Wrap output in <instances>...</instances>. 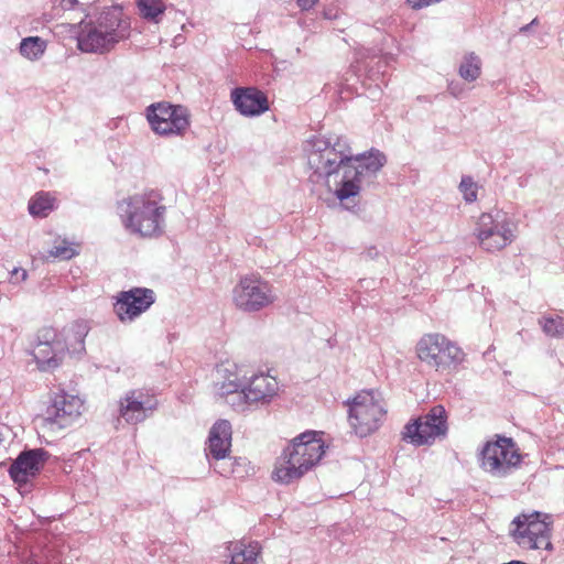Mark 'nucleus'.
Returning <instances> with one entry per match:
<instances>
[{"mask_svg":"<svg viewBox=\"0 0 564 564\" xmlns=\"http://www.w3.org/2000/svg\"><path fill=\"white\" fill-rule=\"evenodd\" d=\"M278 392V381L268 375H253L250 378L224 382L219 394L237 411H245L248 405L269 402Z\"/></svg>","mask_w":564,"mask_h":564,"instance_id":"obj_6","label":"nucleus"},{"mask_svg":"<svg viewBox=\"0 0 564 564\" xmlns=\"http://www.w3.org/2000/svg\"><path fill=\"white\" fill-rule=\"evenodd\" d=\"M307 164L312 170L310 181L318 182L345 172L355 155L351 152L348 140L345 137H313L306 143Z\"/></svg>","mask_w":564,"mask_h":564,"instance_id":"obj_4","label":"nucleus"},{"mask_svg":"<svg viewBox=\"0 0 564 564\" xmlns=\"http://www.w3.org/2000/svg\"><path fill=\"white\" fill-rule=\"evenodd\" d=\"M174 116H172V118H166L169 135H183L186 130H176L174 127Z\"/></svg>","mask_w":564,"mask_h":564,"instance_id":"obj_35","label":"nucleus"},{"mask_svg":"<svg viewBox=\"0 0 564 564\" xmlns=\"http://www.w3.org/2000/svg\"><path fill=\"white\" fill-rule=\"evenodd\" d=\"M90 330L89 323L85 319H78L64 328V337L61 338L67 345L66 351L73 355H80L85 351V338Z\"/></svg>","mask_w":564,"mask_h":564,"instance_id":"obj_22","label":"nucleus"},{"mask_svg":"<svg viewBox=\"0 0 564 564\" xmlns=\"http://www.w3.org/2000/svg\"><path fill=\"white\" fill-rule=\"evenodd\" d=\"M510 534L525 550H549L551 543L550 517L540 512L522 513L511 522Z\"/></svg>","mask_w":564,"mask_h":564,"instance_id":"obj_9","label":"nucleus"},{"mask_svg":"<svg viewBox=\"0 0 564 564\" xmlns=\"http://www.w3.org/2000/svg\"><path fill=\"white\" fill-rule=\"evenodd\" d=\"M123 228L139 238H158L165 229L166 206L158 189H144L117 203Z\"/></svg>","mask_w":564,"mask_h":564,"instance_id":"obj_2","label":"nucleus"},{"mask_svg":"<svg viewBox=\"0 0 564 564\" xmlns=\"http://www.w3.org/2000/svg\"><path fill=\"white\" fill-rule=\"evenodd\" d=\"M1 447H4V446H3V437H2V433L0 432V448H1Z\"/></svg>","mask_w":564,"mask_h":564,"instance_id":"obj_39","label":"nucleus"},{"mask_svg":"<svg viewBox=\"0 0 564 564\" xmlns=\"http://www.w3.org/2000/svg\"><path fill=\"white\" fill-rule=\"evenodd\" d=\"M538 24H539V19L534 18L529 24L521 26L519 31H520V33H528L531 30V28H533Z\"/></svg>","mask_w":564,"mask_h":564,"instance_id":"obj_38","label":"nucleus"},{"mask_svg":"<svg viewBox=\"0 0 564 564\" xmlns=\"http://www.w3.org/2000/svg\"><path fill=\"white\" fill-rule=\"evenodd\" d=\"M539 325L546 336L561 338L564 336V321L562 317H546L539 319Z\"/></svg>","mask_w":564,"mask_h":564,"instance_id":"obj_29","label":"nucleus"},{"mask_svg":"<svg viewBox=\"0 0 564 564\" xmlns=\"http://www.w3.org/2000/svg\"><path fill=\"white\" fill-rule=\"evenodd\" d=\"M466 203H474L477 199V185L470 176H463L459 183Z\"/></svg>","mask_w":564,"mask_h":564,"instance_id":"obj_31","label":"nucleus"},{"mask_svg":"<svg viewBox=\"0 0 564 564\" xmlns=\"http://www.w3.org/2000/svg\"><path fill=\"white\" fill-rule=\"evenodd\" d=\"M447 89L448 93L455 98H459L464 94V86L460 83L451 82Z\"/></svg>","mask_w":564,"mask_h":564,"instance_id":"obj_32","label":"nucleus"},{"mask_svg":"<svg viewBox=\"0 0 564 564\" xmlns=\"http://www.w3.org/2000/svg\"><path fill=\"white\" fill-rule=\"evenodd\" d=\"M55 199L48 193L40 192L29 202V213L33 217H46L54 209Z\"/></svg>","mask_w":564,"mask_h":564,"instance_id":"obj_26","label":"nucleus"},{"mask_svg":"<svg viewBox=\"0 0 564 564\" xmlns=\"http://www.w3.org/2000/svg\"><path fill=\"white\" fill-rule=\"evenodd\" d=\"M316 1L318 2L319 0H316Z\"/></svg>","mask_w":564,"mask_h":564,"instance_id":"obj_41","label":"nucleus"},{"mask_svg":"<svg viewBox=\"0 0 564 564\" xmlns=\"http://www.w3.org/2000/svg\"><path fill=\"white\" fill-rule=\"evenodd\" d=\"M158 401L144 390H129L119 402L120 416L128 424H138L156 409Z\"/></svg>","mask_w":564,"mask_h":564,"instance_id":"obj_18","label":"nucleus"},{"mask_svg":"<svg viewBox=\"0 0 564 564\" xmlns=\"http://www.w3.org/2000/svg\"><path fill=\"white\" fill-rule=\"evenodd\" d=\"M47 458L48 453L43 448L23 451L11 463L9 475L19 486L25 485L40 473Z\"/></svg>","mask_w":564,"mask_h":564,"instance_id":"obj_19","label":"nucleus"},{"mask_svg":"<svg viewBox=\"0 0 564 564\" xmlns=\"http://www.w3.org/2000/svg\"><path fill=\"white\" fill-rule=\"evenodd\" d=\"M231 424L227 420L217 421L209 431L207 455L216 462L227 458L231 447Z\"/></svg>","mask_w":564,"mask_h":564,"instance_id":"obj_21","label":"nucleus"},{"mask_svg":"<svg viewBox=\"0 0 564 564\" xmlns=\"http://www.w3.org/2000/svg\"><path fill=\"white\" fill-rule=\"evenodd\" d=\"M236 110L245 117H256L269 110L267 95L256 87H237L231 91Z\"/></svg>","mask_w":564,"mask_h":564,"instance_id":"obj_20","label":"nucleus"},{"mask_svg":"<svg viewBox=\"0 0 564 564\" xmlns=\"http://www.w3.org/2000/svg\"><path fill=\"white\" fill-rule=\"evenodd\" d=\"M135 7L140 18L153 24L162 22L167 9L163 0H135Z\"/></svg>","mask_w":564,"mask_h":564,"instance_id":"obj_24","label":"nucleus"},{"mask_svg":"<svg viewBox=\"0 0 564 564\" xmlns=\"http://www.w3.org/2000/svg\"><path fill=\"white\" fill-rule=\"evenodd\" d=\"M78 254V251L66 240L63 239L61 245L54 246L48 251V257L69 260Z\"/></svg>","mask_w":564,"mask_h":564,"instance_id":"obj_30","label":"nucleus"},{"mask_svg":"<svg viewBox=\"0 0 564 564\" xmlns=\"http://www.w3.org/2000/svg\"><path fill=\"white\" fill-rule=\"evenodd\" d=\"M325 454V444L314 431L296 436L278 458L272 477L289 485L313 468Z\"/></svg>","mask_w":564,"mask_h":564,"instance_id":"obj_3","label":"nucleus"},{"mask_svg":"<svg viewBox=\"0 0 564 564\" xmlns=\"http://www.w3.org/2000/svg\"><path fill=\"white\" fill-rule=\"evenodd\" d=\"M386 164V154L375 148L355 155L352 162L346 165L345 172L341 174L335 196L344 202L355 197L360 191L372 187Z\"/></svg>","mask_w":564,"mask_h":564,"instance_id":"obj_5","label":"nucleus"},{"mask_svg":"<svg viewBox=\"0 0 564 564\" xmlns=\"http://www.w3.org/2000/svg\"><path fill=\"white\" fill-rule=\"evenodd\" d=\"M46 50V42L39 36H29L20 43V54L30 61H37Z\"/></svg>","mask_w":564,"mask_h":564,"instance_id":"obj_28","label":"nucleus"},{"mask_svg":"<svg viewBox=\"0 0 564 564\" xmlns=\"http://www.w3.org/2000/svg\"><path fill=\"white\" fill-rule=\"evenodd\" d=\"M28 278V272L24 269L21 268H14L11 271V279L14 283H18L19 281H24Z\"/></svg>","mask_w":564,"mask_h":564,"instance_id":"obj_34","label":"nucleus"},{"mask_svg":"<svg viewBox=\"0 0 564 564\" xmlns=\"http://www.w3.org/2000/svg\"><path fill=\"white\" fill-rule=\"evenodd\" d=\"M155 301L153 290L147 288H133L118 294L115 303V312L120 322H132L148 311Z\"/></svg>","mask_w":564,"mask_h":564,"instance_id":"obj_17","label":"nucleus"},{"mask_svg":"<svg viewBox=\"0 0 564 564\" xmlns=\"http://www.w3.org/2000/svg\"><path fill=\"white\" fill-rule=\"evenodd\" d=\"M447 433V415L442 405L433 406L425 415L409 422L402 438L414 446L431 445Z\"/></svg>","mask_w":564,"mask_h":564,"instance_id":"obj_12","label":"nucleus"},{"mask_svg":"<svg viewBox=\"0 0 564 564\" xmlns=\"http://www.w3.org/2000/svg\"><path fill=\"white\" fill-rule=\"evenodd\" d=\"M317 3L316 0H296V4L301 10H310Z\"/></svg>","mask_w":564,"mask_h":564,"instance_id":"obj_37","label":"nucleus"},{"mask_svg":"<svg viewBox=\"0 0 564 564\" xmlns=\"http://www.w3.org/2000/svg\"><path fill=\"white\" fill-rule=\"evenodd\" d=\"M344 404L348 408V423L354 433L366 437L375 433L383 423L387 409L380 394L373 390H364Z\"/></svg>","mask_w":564,"mask_h":564,"instance_id":"obj_7","label":"nucleus"},{"mask_svg":"<svg viewBox=\"0 0 564 564\" xmlns=\"http://www.w3.org/2000/svg\"><path fill=\"white\" fill-rule=\"evenodd\" d=\"M66 349V343L62 341L56 330L45 327L37 332L32 355L41 371H52L62 365Z\"/></svg>","mask_w":564,"mask_h":564,"instance_id":"obj_15","label":"nucleus"},{"mask_svg":"<svg viewBox=\"0 0 564 564\" xmlns=\"http://www.w3.org/2000/svg\"><path fill=\"white\" fill-rule=\"evenodd\" d=\"M77 47L85 53L105 54L131 35V19L120 4L104 7L74 24Z\"/></svg>","mask_w":564,"mask_h":564,"instance_id":"obj_1","label":"nucleus"},{"mask_svg":"<svg viewBox=\"0 0 564 564\" xmlns=\"http://www.w3.org/2000/svg\"><path fill=\"white\" fill-rule=\"evenodd\" d=\"M516 225L507 213H482L475 227L479 247L486 252L500 251L516 238Z\"/></svg>","mask_w":564,"mask_h":564,"instance_id":"obj_8","label":"nucleus"},{"mask_svg":"<svg viewBox=\"0 0 564 564\" xmlns=\"http://www.w3.org/2000/svg\"><path fill=\"white\" fill-rule=\"evenodd\" d=\"M80 6L78 0H61V7L63 10H74Z\"/></svg>","mask_w":564,"mask_h":564,"instance_id":"obj_36","label":"nucleus"},{"mask_svg":"<svg viewBox=\"0 0 564 564\" xmlns=\"http://www.w3.org/2000/svg\"><path fill=\"white\" fill-rule=\"evenodd\" d=\"M521 463V455L512 438L499 437L488 442L481 452V468L492 477L502 478L512 474Z\"/></svg>","mask_w":564,"mask_h":564,"instance_id":"obj_11","label":"nucleus"},{"mask_svg":"<svg viewBox=\"0 0 564 564\" xmlns=\"http://www.w3.org/2000/svg\"><path fill=\"white\" fill-rule=\"evenodd\" d=\"M83 402L65 392L55 393L43 413V425L52 431L70 426L82 414Z\"/></svg>","mask_w":564,"mask_h":564,"instance_id":"obj_14","label":"nucleus"},{"mask_svg":"<svg viewBox=\"0 0 564 564\" xmlns=\"http://www.w3.org/2000/svg\"><path fill=\"white\" fill-rule=\"evenodd\" d=\"M325 18L326 19H330L332 17L328 13L325 12Z\"/></svg>","mask_w":564,"mask_h":564,"instance_id":"obj_40","label":"nucleus"},{"mask_svg":"<svg viewBox=\"0 0 564 564\" xmlns=\"http://www.w3.org/2000/svg\"><path fill=\"white\" fill-rule=\"evenodd\" d=\"M221 463H216L214 465L215 471L220 474L221 476L229 477H243L247 473L248 462L246 458L241 457H230L227 455V458L220 459Z\"/></svg>","mask_w":564,"mask_h":564,"instance_id":"obj_25","label":"nucleus"},{"mask_svg":"<svg viewBox=\"0 0 564 564\" xmlns=\"http://www.w3.org/2000/svg\"><path fill=\"white\" fill-rule=\"evenodd\" d=\"M227 550L230 553V564H257L261 553V545L258 541L229 542Z\"/></svg>","mask_w":564,"mask_h":564,"instance_id":"obj_23","label":"nucleus"},{"mask_svg":"<svg viewBox=\"0 0 564 564\" xmlns=\"http://www.w3.org/2000/svg\"><path fill=\"white\" fill-rule=\"evenodd\" d=\"M459 76L467 82H475L481 74V59L474 52L466 54L458 68Z\"/></svg>","mask_w":564,"mask_h":564,"instance_id":"obj_27","label":"nucleus"},{"mask_svg":"<svg viewBox=\"0 0 564 564\" xmlns=\"http://www.w3.org/2000/svg\"><path fill=\"white\" fill-rule=\"evenodd\" d=\"M406 1L413 9H422L424 7H429L434 3L441 2L442 0H406Z\"/></svg>","mask_w":564,"mask_h":564,"instance_id":"obj_33","label":"nucleus"},{"mask_svg":"<svg viewBox=\"0 0 564 564\" xmlns=\"http://www.w3.org/2000/svg\"><path fill=\"white\" fill-rule=\"evenodd\" d=\"M174 116L176 130H187L189 127V113L187 108L170 102L152 104L147 108V119L151 129L160 135H169L166 118Z\"/></svg>","mask_w":564,"mask_h":564,"instance_id":"obj_16","label":"nucleus"},{"mask_svg":"<svg viewBox=\"0 0 564 564\" xmlns=\"http://www.w3.org/2000/svg\"><path fill=\"white\" fill-rule=\"evenodd\" d=\"M235 305L243 312H258L274 301L269 282L259 275H246L232 290Z\"/></svg>","mask_w":564,"mask_h":564,"instance_id":"obj_13","label":"nucleus"},{"mask_svg":"<svg viewBox=\"0 0 564 564\" xmlns=\"http://www.w3.org/2000/svg\"><path fill=\"white\" fill-rule=\"evenodd\" d=\"M416 354L422 362L436 370H446L464 358L462 349L441 334L424 335L416 345Z\"/></svg>","mask_w":564,"mask_h":564,"instance_id":"obj_10","label":"nucleus"}]
</instances>
